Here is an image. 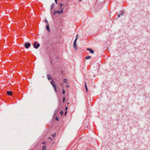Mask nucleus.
I'll return each instance as SVG.
<instances>
[{
	"label": "nucleus",
	"mask_w": 150,
	"mask_h": 150,
	"mask_svg": "<svg viewBox=\"0 0 150 150\" xmlns=\"http://www.w3.org/2000/svg\"><path fill=\"white\" fill-rule=\"evenodd\" d=\"M78 35H77L76 36V38L74 41L73 44V46L76 50H77L78 49V46L76 44V41L78 39Z\"/></svg>",
	"instance_id": "nucleus-1"
},
{
	"label": "nucleus",
	"mask_w": 150,
	"mask_h": 150,
	"mask_svg": "<svg viewBox=\"0 0 150 150\" xmlns=\"http://www.w3.org/2000/svg\"><path fill=\"white\" fill-rule=\"evenodd\" d=\"M33 47L35 49H38L40 46V44L39 43H37L36 42H35L33 43Z\"/></svg>",
	"instance_id": "nucleus-2"
},
{
	"label": "nucleus",
	"mask_w": 150,
	"mask_h": 150,
	"mask_svg": "<svg viewBox=\"0 0 150 150\" xmlns=\"http://www.w3.org/2000/svg\"><path fill=\"white\" fill-rule=\"evenodd\" d=\"M63 12V8H62L60 11H55L53 12V15L54 16L56 13H58L59 14H62Z\"/></svg>",
	"instance_id": "nucleus-3"
},
{
	"label": "nucleus",
	"mask_w": 150,
	"mask_h": 150,
	"mask_svg": "<svg viewBox=\"0 0 150 150\" xmlns=\"http://www.w3.org/2000/svg\"><path fill=\"white\" fill-rule=\"evenodd\" d=\"M30 46V42H26L25 44V47L27 48H28Z\"/></svg>",
	"instance_id": "nucleus-4"
},
{
	"label": "nucleus",
	"mask_w": 150,
	"mask_h": 150,
	"mask_svg": "<svg viewBox=\"0 0 150 150\" xmlns=\"http://www.w3.org/2000/svg\"><path fill=\"white\" fill-rule=\"evenodd\" d=\"M46 28L47 30L48 31V32H49L50 31V28L49 27V24H47L46 25Z\"/></svg>",
	"instance_id": "nucleus-5"
},
{
	"label": "nucleus",
	"mask_w": 150,
	"mask_h": 150,
	"mask_svg": "<svg viewBox=\"0 0 150 150\" xmlns=\"http://www.w3.org/2000/svg\"><path fill=\"white\" fill-rule=\"evenodd\" d=\"M87 50L88 51H90V53H94L93 50L91 48H87Z\"/></svg>",
	"instance_id": "nucleus-6"
},
{
	"label": "nucleus",
	"mask_w": 150,
	"mask_h": 150,
	"mask_svg": "<svg viewBox=\"0 0 150 150\" xmlns=\"http://www.w3.org/2000/svg\"><path fill=\"white\" fill-rule=\"evenodd\" d=\"M47 78L50 81V80H52V79L50 75L49 74H47Z\"/></svg>",
	"instance_id": "nucleus-7"
},
{
	"label": "nucleus",
	"mask_w": 150,
	"mask_h": 150,
	"mask_svg": "<svg viewBox=\"0 0 150 150\" xmlns=\"http://www.w3.org/2000/svg\"><path fill=\"white\" fill-rule=\"evenodd\" d=\"M125 12L124 11H123L120 14L118 15V17L119 18L121 16H122L123 15V13H124Z\"/></svg>",
	"instance_id": "nucleus-8"
},
{
	"label": "nucleus",
	"mask_w": 150,
	"mask_h": 150,
	"mask_svg": "<svg viewBox=\"0 0 150 150\" xmlns=\"http://www.w3.org/2000/svg\"><path fill=\"white\" fill-rule=\"evenodd\" d=\"M54 89V90L56 92H57V87H56V84L54 85H53L52 86Z\"/></svg>",
	"instance_id": "nucleus-9"
},
{
	"label": "nucleus",
	"mask_w": 150,
	"mask_h": 150,
	"mask_svg": "<svg viewBox=\"0 0 150 150\" xmlns=\"http://www.w3.org/2000/svg\"><path fill=\"white\" fill-rule=\"evenodd\" d=\"M54 89V90L56 92H57V87H56V84L54 85H53L52 86Z\"/></svg>",
	"instance_id": "nucleus-10"
},
{
	"label": "nucleus",
	"mask_w": 150,
	"mask_h": 150,
	"mask_svg": "<svg viewBox=\"0 0 150 150\" xmlns=\"http://www.w3.org/2000/svg\"><path fill=\"white\" fill-rule=\"evenodd\" d=\"M7 94L9 96H11L12 94V92L11 91H8L7 92Z\"/></svg>",
	"instance_id": "nucleus-11"
},
{
	"label": "nucleus",
	"mask_w": 150,
	"mask_h": 150,
	"mask_svg": "<svg viewBox=\"0 0 150 150\" xmlns=\"http://www.w3.org/2000/svg\"><path fill=\"white\" fill-rule=\"evenodd\" d=\"M84 84H85V87L86 89V91L87 92L88 91V88H87V86L86 83L85 82H84Z\"/></svg>",
	"instance_id": "nucleus-12"
},
{
	"label": "nucleus",
	"mask_w": 150,
	"mask_h": 150,
	"mask_svg": "<svg viewBox=\"0 0 150 150\" xmlns=\"http://www.w3.org/2000/svg\"><path fill=\"white\" fill-rule=\"evenodd\" d=\"M50 83L52 86L55 84L53 79H52L51 80V81L50 82Z\"/></svg>",
	"instance_id": "nucleus-13"
},
{
	"label": "nucleus",
	"mask_w": 150,
	"mask_h": 150,
	"mask_svg": "<svg viewBox=\"0 0 150 150\" xmlns=\"http://www.w3.org/2000/svg\"><path fill=\"white\" fill-rule=\"evenodd\" d=\"M54 3H53L51 6V10H52L53 8H54Z\"/></svg>",
	"instance_id": "nucleus-14"
},
{
	"label": "nucleus",
	"mask_w": 150,
	"mask_h": 150,
	"mask_svg": "<svg viewBox=\"0 0 150 150\" xmlns=\"http://www.w3.org/2000/svg\"><path fill=\"white\" fill-rule=\"evenodd\" d=\"M42 150H47V148L45 145L43 146Z\"/></svg>",
	"instance_id": "nucleus-15"
},
{
	"label": "nucleus",
	"mask_w": 150,
	"mask_h": 150,
	"mask_svg": "<svg viewBox=\"0 0 150 150\" xmlns=\"http://www.w3.org/2000/svg\"><path fill=\"white\" fill-rule=\"evenodd\" d=\"M91 57L90 56L88 55L85 57V58L86 59H90L91 58Z\"/></svg>",
	"instance_id": "nucleus-16"
},
{
	"label": "nucleus",
	"mask_w": 150,
	"mask_h": 150,
	"mask_svg": "<svg viewBox=\"0 0 150 150\" xmlns=\"http://www.w3.org/2000/svg\"><path fill=\"white\" fill-rule=\"evenodd\" d=\"M67 79H65L63 80V82L66 83H67Z\"/></svg>",
	"instance_id": "nucleus-17"
},
{
	"label": "nucleus",
	"mask_w": 150,
	"mask_h": 150,
	"mask_svg": "<svg viewBox=\"0 0 150 150\" xmlns=\"http://www.w3.org/2000/svg\"><path fill=\"white\" fill-rule=\"evenodd\" d=\"M64 112L63 110H62L60 111V114L61 115H62L63 114Z\"/></svg>",
	"instance_id": "nucleus-18"
},
{
	"label": "nucleus",
	"mask_w": 150,
	"mask_h": 150,
	"mask_svg": "<svg viewBox=\"0 0 150 150\" xmlns=\"http://www.w3.org/2000/svg\"><path fill=\"white\" fill-rule=\"evenodd\" d=\"M55 119L57 121H59V119L58 118V117H57V116H56L55 118Z\"/></svg>",
	"instance_id": "nucleus-19"
},
{
	"label": "nucleus",
	"mask_w": 150,
	"mask_h": 150,
	"mask_svg": "<svg viewBox=\"0 0 150 150\" xmlns=\"http://www.w3.org/2000/svg\"><path fill=\"white\" fill-rule=\"evenodd\" d=\"M65 93V91L64 89H62V93L64 94Z\"/></svg>",
	"instance_id": "nucleus-20"
},
{
	"label": "nucleus",
	"mask_w": 150,
	"mask_h": 150,
	"mask_svg": "<svg viewBox=\"0 0 150 150\" xmlns=\"http://www.w3.org/2000/svg\"><path fill=\"white\" fill-rule=\"evenodd\" d=\"M65 97H64L63 98V102L64 103V102H65Z\"/></svg>",
	"instance_id": "nucleus-21"
},
{
	"label": "nucleus",
	"mask_w": 150,
	"mask_h": 150,
	"mask_svg": "<svg viewBox=\"0 0 150 150\" xmlns=\"http://www.w3.org/2000/svg\"><path fill=\"white\" fill-rule=\"evenodd\" d=\"M45 23H47V24H48V22L47 20L46 19H45Z\"/></svg>",
	"instance_id": "nucleus-22"
},
{
	"label": "nucleus",
	"mask_w": 150,
	"mask_h": 150,
	"mask_svg": "<svg viewBox=\"0 0 150 150\" xmlns=\"http://www.w3.org/2000/svg\"><path fill=\"white\" fill-rule=\"evenodd\" d=\"M59 4H60V8H61V9H62V8H61V7H62V4L61 3H59Z\"/></svg>",
	"instance_id": "nucleus-23"
},
{
	"label": "nucleus",
	"mask_w": 150,
	"mask_h": 150,
	"mask_svg": "<svg viewBox=\"0 0 150 150\" xmlns=\"http://www.w3.org/2000/svg\"><path fill=\"white\" fill-rule=\"evenodd\" d=\"M42 144H46V142H42Z\"/></svg>",
	"instance_id": "nucleus-24"
},
{
	"label": "nucleus",
	"mask_w": 150,
	"mask_h": 150,
	"mask_svg": "<svg viewBox=\"0 0 150 150\" xmlns=\"http://www.w3.org/2000/svg\"><path fill=\"white\" fill-rule=\"evenodd\" d=\"M55 2L56 3V4H57V0H55Z\"/></svg>",
	"instance_id": "nucleus-25"
},
{
	"label": "nucleus",
	"mask_w": 150,
	"mask_h": 150,
	"mask_svg": "<svg viewBox=\"0 0 150 150\" xmlns=\"http://www.w3.org/2000/svg\"><path fill=\"white\" fill-rule=\"evenodd\" d=\"M68 108L67 107H66L65 108V110H67L68 109Z\"/></svg>",
	"instance_id": "nucleus-26"
},
{
	"label": "nucleus",
	"mask_w": 150,
	"mask_h": 150,
	"mask_svg": "<svg viewBox=\"0 0 150 150\" xmlns=\"http://www.w3.org/2000/svg\"><path fill=\"white\" fill-rule=\"evenodd\" d=\"M67 111H66L65 112V113H64V115H66L67 114Z\"/></svg>",
	"instance_id": "nucleus-27"
},
{
	"label": "nucleus",
	"mask_w": 150,
	"mask_h": 150,
	"mask_svg": "<svg viewBox=\"0 0 150 150\" xmlns=\"http://www.w3.org/2000/svg\"><path fill=\"white\" fill-rule=\"evenodd\" d=\"M55 135H56L55 134V133H54L52 135V136H53V137H55Z\"/></svg>",
	"instance_id": "nucleus-28"
},
{
	"label": "nucleus",
	"mask_w": 150,
	"mask_h": 150,
	"mask_svg": "<svg viewBox=\"0 0 150 150\" xmlns=\"http://www.w3.org/2000/svg\"><path fill=\"white\" fill-rule=\"evenodd\" d=\"M58 112V111L57 110H55L54 111V113H56Z\"/></svg>",
	"instance_id": "nucleus-29"
},
{
	"label": "nucleus",
	"mask_w": 150,
	"mask_h": 150,
	"mask_svg": "<svg viewBox=\"0 0 150 150\" xmlns=\"http://www.w3.org/2000/svg\"><path fill=\"white\" fill-rule=\"evenodd\" d=\"M69 87V85H66V87L67 88H68V87Z\"/></svg>",
	"instance_id": "nucleus-30"
},
{
	"label": "nucleus",
	"mask_w": 150,
	"mask_h": 150,
	"mask_svg": "<svg viewBox=\"0 0 150 150\" xmlns=\"http://www.w3.org/2000/svg\"><path fill=\"white\" fill-rule=\"evenodd\" d=\"M49 139H50V140H52V139L51 138V137H49Z\"/></svg>",
	"instance_id": "nucleus-31"
},
{
	"label": "nucleus",
	"mask_w": 150,
	"mask_h": 150,
	"mask_svg": "<svg viewBox=\"0 0 150 150\" xmlns=\"http://www.w3.org/2000/svg\"><path fill=\"white\" fill-rule=\"evenodd\" d=\"M81 1H82V0H79V1L81 2Z\"/></svg>",
	"instance_id": "nucleus-32"
},
{
	"label": "nucleus",
	"mask_w": 150,
	"mask_h": 150,
	"mask_svg": "<svg viewBox=\"0 0 150 150\" xmlns=\"http://www.w3.org/2000/svg\"><path fill=\"white\" fill-rule=\"evenodd\" d=\"M56 58L57 59H58V57H57Z\"/></svg>",
	"instance_id": "nucleus-33"
},
{
	"label": "nucleus",
	"mask_w": 150,
	"mask_h": 150,
	"mask_svg": "<svg viewBox=\"0 0 150 150\" xmlns=\"http://www.w3.org/2000/svg\"><path fill=\"white\" fill-rule=\"evenodd\" d=\"M51 64H52V62H51Z\"/></svg>",
	"instance_id": "nucleus-34"
},
{
	"label": "nucleus",
	"mask_w": 150,
	"mask_h": 150,
	"mask_svg": "<svg viewBox=\"0 0 150 150\" xmlns=\"http://www.w3.org/2000/svg\"><path fill=\"white\" fill-rule=\"evenodd\" d=\"M69 104V103H67V104Z\"/></svg>",
	"instance_id": "nucleus-35"
},
{
	"label": "nucleus",
	"mask_w": 150,
	"mask_h": 150,
	"mask_svg": "<svg viewBox=\"0 0 150 150\" xmlns=\"http://www.w3.org/2000/svg\"><path fill=\"white\" fill-rule=\"evenodd\" d=\"M108 47H107V50H108Z\"/></svg>",
	"instance_id": "nucleus-36"
},
{
	"label": "nucleus",
	"mask_w": 150,
	"mask_h": 150,
	"mask_svg": "<svg viewBox=\"0 0 150 150\" xmlns=\"http://www.w3.org/2000/svg\"><path fill=\"white\" fill-rule=\"evenodd\" d=\"M61 85L62 86V83H61Z\"/></svg>",
	"instance_id": "nucleus-37"
}]
</instances>
